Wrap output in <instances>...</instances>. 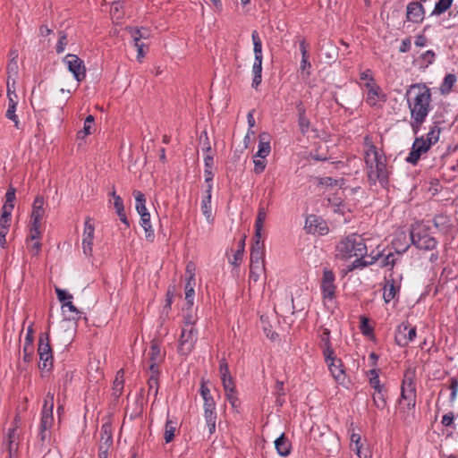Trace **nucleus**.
<instances>
[{
  "label": "nucleus",
  "instance_id": "nucleus-1",
  "mask_svg": "<svg viewBox=\"0 0 458 458\" xmlns=\"http://www.w3.org/2000/svg\"><path fill=\"white\" fill-rule=\"evenodd\" d=\"M368 249L364 239L357 234L352 233L340 240L335 247V258L341 260L355 259L347 267V272L355 269L364 268L373 263L379 258V253L371 257L369 260L365 259Z\"/></svg>",
  "mask_w": 458,
  "mask_h": 458
},
{
  "label": "nucleus",
  "instance_id": "nucleus-2",
  "mask_svg": "<svg viewBox=\"0 0 458 458\" xmlns=\"http://www.w3.org/2000/svg\"><path fill=\"white\" fill-rule=\"evenodd\" d=\"M411 113V125L417 133L432 110L431 90L424 83H415L409 87L405 94Z\"/></svg>",
  "mask_w": 458,
  "mask_h": 458
},
{
  "label": "nucleus",
  "instance_id": "nucleus-3",
  "mask_svg": "<svg viewBox=\"0 0 458 458\" xmlns=\"http://www.w3.org/2000/svg\"><path fill=\"white\" fill-rule=\"evenodd\" d=\"M364 161L369 181L376 184L379 182L384 185L387 182L386 158L384 153L374 144L372 137L366 135L363 139Z\"/></svg>",
  "mask_w": 458,
  "mask_h": 458
},
{
  "label": "nucleus",
  "instance_id": "nucleus-4",
  "mask_svg": "<svg viewBox=\"0 0 458 458\" xmlns=\"http://www.w3.org/2000/svg\"><path fill=\"white\" fill-rule=\"evenodd\" d=\"M441 128L438 124H434L430 127L426 136L416 137L411 149L406 157V162L411 165H416L420 157L426 154L431 147L439 140Z\"/></svg>",
  "mask_w": 458,
  "mask_h": 458
},
{
  "label": "nucleus",
  "instance_id": "nucleus-5",
  "mask_svg": "<svg viewBox=\"0 0 458 458\" xmlns=\"http://www.w3.org/2000/svg\"><path fill=\"white\" fill-rule=\"evenodd\" d=\"M428 226L417 224L411 230V240L416 248L423 250H432L437 245V241L428 233Z\"/></svg>",
  "mask_w": 458,
  "mask_h": 458
},
{
  "label": "nucleus",
  "instance_id": "nucleus-6",
  "mask_svg": "<svg viewBox=\"0 0 458 458\" xmlns=\"http://www.w3.org/2000/svg\"><path fill=\"white\" fill-rule=\"evenodd\" d=\"M20 427V418L15 416L12 428L8 429L6 439L4 441V447L8 451V458H17L21 433L18 430Z\"/></svg>",
  "mask_w": 458,
  "mask_h": 458
},
{
  "label": "nucleus",
  "instance_id": "nucleus-7",
  "mask_svg": "<svg viewBox=\"0 0 458 458\" xmlns=\"http://www.w3.org/2000/svg\"><path fill=\"white\" fill-rule=\"evenodd\" d=\"M38 352L39 355V369H49L53 365V354L47 334L40 335Z\"/></svg>",
  "mask_w": 458,
  "mask_h": 458
},
{
  "label": "nucleus",
  "instance_id": "nucleus-8",
  "mask_svg": "<svg viewBox=\"0 0 458 458\" xmlns=\"http://www.w3.org/2000/svg\"><path fill=\"white\" fill-rule=\"evenodd\" d=\"M335 276L328 268L323 269V276L320 282V290L324 301H333L336 297Z\"/></svg>",
  "mask_w": 458,
  "mask_h": 458
},
{
  "label": "nucleus",
  "instance_id": "nucleus-9",
  "mask_svg": "<svg viewBox=\"0 0 458 458\" xmlns=\"http://www.w3.org/2000/svg\"><path fill=\"white\" fill-rule=\"evenodd\" d=\"M198 340V330L196 327H182L179 339L178 351L182 355L189 354Z\"/></svg>",
  "mask_w": 458,
  "mask_h": 458
},
{
  "label": "nucleus",
  "instance_id": "nucleus-10",
  "mask_svg": "<svg viewBox=\"0 0 458 458\" xmlns=\"http://www.w3.org/2000/svg\"><path fill=\"white\" fill-rule=\"evenodd\" d=\"M45 216L44 199L41 196L36 197L32 206L30 229H32L33 238L38 235L41 221Z\"/></svg>",
  "mask_w": 458,
  "mask_h": 458
},
{
  "label": "nucleus",
  "instance_id": "nucleus-11",
  "mask_svg": "<svg viewBox=\"0 0 458 458\" xmlns=\"http://www.w3.org/2000/svg\"><path fill=\"white\" fill-rule=\"evenodd\" d=\"M64 63L78 82L82 81L86 78V67L84 62L76 55H66L64 58Z\"/></svg>",
  "mask_w": 458,
  "mask_h": 458
},
{
  "label": "nucleus",
  "instance_id": "nucleus-12",
  "mask_svg": "<svg viewBox=\"0 0 458 458\" xmlns=\"http://www.w3.org/2000/svg\"><path fill=\"white\" fill-rule=\"evenodd\" d=\"M427 0L412 1L406 6V21L414 24L423 22L426 15V10L422 4Z\"/></svg>",
  "mask_w": 458,
  "mask_h": 458
},
{
  "label": "nucleus",
  "instance_id": "nucleus-13",
  "mask_svg": "<svg viewBox=\"0 0 458 458\" xmlns=\"http://www.w3.org/2000/svg\"><path fill=\"white\" fill-rule=\"evenodd\" d=\"M417 335L416 327H411L408 323H402L396 330L395 342L401 346H407Z\"/></svg>",
  "mask_w": 458,
  "mask_h": 458
},
{
  "label": "nucleus",
  "instance_id": "nucleus-14",
  "mask_svg": "<svg viewBox=\"0 0 458 458\" xmlns=\"http://www.w3.org/2000/svg\"><path fill=\"white\" fill-rule=\"evenodd\" d=\"M324 359L335 381L339 384H344L346 377L341 359H338L335 353H333L330 358Z\"/></svg>",
  "mask_w": 458,
  "mask_h": 458
},
{
  "label": "nucleus",
  "instance_id": "nucleus-15",
  "mask_svg": "<svg viewBox=\"0 0 458 458\" xmlns=\"http://www.w3.org/2000/svg\"><path fill=\"white\" fill-rule=\"evenodd\" d=\"M265 245L262 239H254V243L250 251V265L255 266L256 268H260V266H265Z\"/></svg>",
  "mask_w": 458,
  "mask_h": 458
},
{
  "label": "nucleus",
  "instance_id": "nucleus-16",
  "mask_svg": "<svg viewBox=\"0 0 458 458\" xmlns=\"http://www.w3.org/2000/svg\"><path fill=\"white\" fill-rule=\"evenodd\" d=\"M305 229L309 233H318L324 235L327 233V224L318 216L310 215L305 220Z\"/></svg>",
  "mask_w": 458,
  "mask_h": 458
},
{
  "label": "nucleus",
  "instance_id": "nucleus-17",
  "mask_svg": "<svg viewBox=\"0 0 458 458\" xmlns=\"http://www.w3.org/2000/svg\"><path fill=\"white\" fill-rule=\"evenodd\" d=\"M94 225L91 224V219L87 217L84 223V231L82 237V249L83 252L87 256L92 254V246L94 240Z\"/></svg>",
  "mask_w": 458,
  "mask_h": 458
},
{
  "label": "nucleus",
  "instance_id": "nucleus-18",
  "mask_svg": "<svg viewBox=\"0 0 458 458\" xmlns=\"http://www.w3.org/2000/svg\"><path fill=\"white\" fill-rule=\"evenodd\" d=\"M149 370L159 371V364L164 360L165 353L161 352L160 344L157 341L153 340L150 343L149 351Z\"/></svg>",
  "mask_w": 458,
  "mask_h": 458
},
{
  "label": "nucleus",
  "instance_id": "nucleus-19",
  "mask_svg": "<svg viewBox=\"0 0 458 458\" xmlns=\"http://www.w3.org/2000/svg\"><path fill=\"white\" fill-rule=\"evenodd\" d=\"M365 101L370 106H376L378 103L385 101V95L377 84H367Z\"/></svg>",
  "mask_w": 458,
  "mask_h": 458
},
{
  "label": "nucleus",
  "instance_id": "nucleus-20",
  "mask_svg": "<svg viewBox=\"0 0 458 458\" xmlns=\"http://www.w3.org/2000/svg\"><path fill=\"white\" fill-rule=\"evenodd\" d=\"M17 105H18V96H17V94L10 93L9 94V98H8V106H7V110L5 112V116H6L7 119H9L12 122H13L14 126L17 129H19L20 128L19 127L20 121H19L18 116L15 114Z\"/></svg>",
  "mask_w": 458,
  "mask_h": 458
},
{
  "label": "nucleus",
  "instance_id": "nucleus-21",
  "mask_svg": "<svg viewBox=\"0 0 458 458\" xmlns=\"http://www.w3.org/2000/svg\"><path fill=\"white\" fill-rule=\"evenodd\" d=\"M33 330L31 327H29L23 344V360L28 363L30 362L33 359Z\"/></svg>",
  "mask_w": 458,
  "mask_h": 458
},
{
  "label": "nucleus",
  "instance_id": "nucleus-22",
  "mask_svg": "<svg viewBox=\"0 0 458 458\" xmlns=\"http://www.w3.org/2000/svg\"><path fill=\"white\" fill-rule=\"evenodd\" d=\"M212 189H213L212 185H207V189L205 190V195L203 196L202 200H201V211L208 222L212 220V207H211Z\"/></svg>",
  "mask_w": 458,
  "mask_h": 458
},
{
  "label": "nucleus",
  "instance_id": "nucleus-23",
  "mask_svg": "<svg viewBox=\"0 0 458 458\" xmlns=\"http://www.w3.org/2000/svg\"><path fill=\"white\" fill-rule=\"evenodd\" d=\"M271 152L270 136L267 133L259 135V149L255 154V157L266 158Z\"/></svg>",
  "mask_w": 458,
  "mask_h": 458
},
{
  "label": "nucleus",
  "instance_id": "nucleus-24",
  "mask_svg": "<svg viewBox=\"0 0 458 458\" xmlns=\"http://www.w3.org/2000/svg\"><path fill=\"white\" fill-rule=\"evenodd\" d=\"M275 447L282 457H286L291 454L292 445L284 433L275 440Z\"/></svg>",
  "mask_w": 458,
  "mask_h": 458
},
{
  "label": "nucleus",
  "instance_id": "nucleus-25",
  "mask_svg": "<svg viewBox=\"0 0 458 458\" xmlns=\"http://www.w3.org/2000/svg\"><path fill=\"white\" fill-rule=\"evenodd\" d=\"M113 445L111 426L104 424L100 430V440L98 448L109 450Z\"/></svg>",
  "mask_w": 458,
  "mask_h": 458
},
{
  "label": "nucleus",
  "instance_id": "nucleus-26",
  "mask_svg": "<svg viewBox=\"0 0 458 458\" xmlns=\"http://www.w3.org/2000/svg\"><path fill=\"white\" fill-rule=\"evenodd\" d=\"M319 347L322 350L324 358H330L335 353L330 341V331L327 328L320 335Z\"/></svg>",
  "mask_w": 458,
  "mask_h": 458
},
{
  "label": "nucleus",
  "instance_id": "nucleus-27",
  "mask_svg": "<svg viewBox=\"0 0 458 458\" xmlns=\"http://www.w3.org/2000/svg\"><path fill=\"white\" fill-rule=\"evenodd\" d=\"M54 421L53 411L47 409V411H42L41 412V420H40V438L44 440L46 438V432L52 427Z\"/></svg>",
  "mask_w": 458,
  "mask_h": 458
},
{
  "label": "nucleus",
  "instance_id": "nucleus-28",
  "mask_svg": "<svg viewBox=\"0 0 458 458\" xmlns=\"http://www.w3.org/2000/svg\"><path fill=\"white\" fill-rule=\"evenodd\" d=\"M32 229H30V234L27 238V249L31 253L32 256H38V253L41 250V243H40V238H41V231L38 230V235L35 238L32 237Z\"/></svg>",
  "mask_w": 458,
  "mask_h": 458
},
{
  "label": "nucleus",
  "instance_id": "nucleus-29",
  "mask_svg": "<svg viewBox=\"0 0 458 458\" xmlns=\"http://www.w3.org/2000/svg\"><path fill=\"white\" fill-rule=\"evenodd\" d=\"M400 291V286L395 284L394 280H387L383 291L384 301L388 303L394 300Z\"/></svg>",
  "mask_w": 458,
  "mask_h": 458
},
{
  "label": "nucleus",
  "instance_id": "nucleus-30",
  "mask_svg": "<svg viewBox=\"0 0 458 458\" xmlns=\"http://www.w3.org/2000/svg\"><path fill=\"white\" fill-rule=\"evenodd\" d=\"M129 32L134 43V47L138 49L139 47H144L145 45L140 42L142 38H148L149 37V32L148 30L141 29H130Z\"/></svg>",
  "mask_w": 458,
  "mask_h": 458
},
{
  "label": "nucleus",
  "instance_id": "nucleus-31",
  "mask_svg": "<svg viewBox=\"0 0 458 458\" xmlns=\"http://www.w3.org/2000/svg\"><path fill=\"white\" fill-rule=\"evenodd\" d=\"M199 392L204 401L203 408L216 409V402L214 401L210 390L204 380L201 382Z\"/></svg>",
  "mask_w": 458,
  "mask_h": 458
},
{
  "label": "nucleus",
  "instance_id": "nucleus-32",
  "mask_svg": "<svg viewBox=\"0 0 458 458\" xmlns=\"http://www.w3.org/2000/svg\"><path fill=\"white\" fill-rule=\"evenodd\" d=\"M267 218V212L263 207H260L258 210L257 218L255 221V233L254 239H262V232L264 227V223Z\"/></svg>",
  "mask_w": 458,
  "mask_h": 458
},
{
  "label": "nucleus",
  "instance_id": "nucleus-33",
  "mask_svg": "<svg viewBox=\"0 0 458 458\" xmlns=\"http://www.w3.org/2000/svg\"><path fill=\"white\" fill-rule=\"evenodd\" d=\"M262 61L263 59H254L252 65V82L251 87L253 89H258V87L261 84L262 81Z\"/></svg>",
  "mask_w": 458,
  "mask_h": 458
},
{
  "label": "nucleus",
  "instance_id": "nucleus-34",
  "mask_svg": "<svg viewBox=\"0 0 458 458\" xmlns=\"http://www.w3.org/2000/svg\"><path fill=\"white\" fill-rule=\"evenodd\" d=\"M213 166H214V157L212 155L208 154L204 157V175H205V182L207 185H212V181L214 178L213 174Z\"/></svg>",
  "mask_w": 458,
  "mask_h": 458
},
{
  "label": "nucleus",
  "instance_id": "nucleus-35",
  "mask_svg": "<svg viewBox=\"0 0 458 458\" xmlns=\"http://www.w3.org/2000/svg\"><path fill=\"white\" fill-rule=\"evenodd\" d=\"M401 392L408 394L407 399H412L413 394H416V386L413 377L408 373L405 374L402 383Z\"/></svg>",
  "mask_w": 458,
  "mask_h": 458
},
{
  "label": "nucleus",
  "instance_id": "nucleus-36",
  "mask_svg": "<svg viewBox=\"0 0 458 458\" xmlns=\"http://www.w3.org/2000/svg\"><path fill=\"white\" fill-rule=\"evenodd\" d=\"M150 376L148 379V394H153L154 399H157L158 389H159V382H158V377H159V371L149 370Z\"/></svg>",
  "mask_w": 458,
  "mask_h": 458
},
{
  "label": "nucleus",
  "instance_id": "nucleus-37",
  "mask_svg": "<svg viewBox=\"0 0 458 458\" xmlns=\"http://www.w3.org/2000/svg\"><path fill=\"white\" fill-rule=\"evenodd\" d=\"M204 418L210 435L216 431V409H204Z\"/></svg>",
  "mask_w": 458,
  "mask_h": 458
},
{
  "label": "nucleus",
  "instance_id": "nucleus-38",
  "mask_svg": "<svg viewBox=\"0 0 458 458\" xmlns=\"http://www.w3.org/2000/svg\"><path fill=\"white\" fill-rule=\"evenodd\" d=\"M408 398V394L401 392V398L399 400V407L400 410L403 412H408L411 410H414L416 405V394H413L412 399Z\"/></svg>",
  "mask_w": 458,
  "mask_h": 458
},
{
  "label": "nucleus",
  "instance_id": "nucleus-39",
  "mask_svg": "<svg viewBox=\"0 0 458 458\" xmlns=\"http://www.w3.org/2000/svg\"><path fill=\"white\" fill-rule=\"evenodd\" d=\"M123 384H124L123 370L120 369V370L117 371L115 378H114V382H113V388H112L113 389V395L115 398H118L122 394V392H123Z\"/></svg>",
  "mask_w": 458,
  "mask_h": 458
},
{
  "label": "nucleus",
  "instance_id": "nucleus-40",
  "mask_svg": "<svg viewBox=\"0 0 458 458\" xmlns=\"http://www.w3.org/2000/svg\"><path fill=\"white\" fill-rule=\"evenodd\" d=\"M195 285L196 282L186 281L184 291H185V300L188 305L187 310H191L194 304V297H195Z\"/></svg>",
  "mask_w": 458,
  "mask_h": 458
},
{
  "label": "nucleus",
  "instance_id": "nucleus-41",
  "mask_svg": "<svg viewBox=\"0 0 458 458\" xmlns=\"http://www.w3.org/2000/svg\"><path fill=\"white\" fill-rule=\"evenodd\" d=\"M453 1L454 0H438L432 10L430 16H440L445 13L452 6Z\"/></svg>",
  "mask_w": 458,
  "mask_h": 458
},
{
  "label": "nucleus",
  "instance_id": "nucleus-42",
  "mask_svg": "<svg viewBox=\"0 0 458 458\" xmlns=\"http://www.w3.org/2000/svg\"><path fill=\"white\" fill-rule=\"evenodd\" d=\"M251 39L253 42L254 59H263L262 41L257 30L252 31Z\"/></svg>",
  "mask_w": 458,
  "mask_h": 458
},
{
  "label": "nucleus",
  "instance_id": "nucleus-43",
  "mask_svg": "<svg viewBox=\"0 0 458 458\" xmlns=\"http://www.w3.org/2000/svg\"><path fill=\"white\" fill-rule=\"evenodd\" d=\"M457 78L454 74L448 73L445 75L439 88L441 93L448 94L451 91L453 86L455 84Z\"/></svg>",
  "mask_w": 458,
  "mask_h": 458
},
{
  "label": "nucleus",
  "instance_id": "nucleus-44",
  "mask_svg": "<svg viewBox=\"0 0 458 458\" xmlns=\"http://www.w3.org/2000/svg\"><path fill=\"white\" fill-rule=\"evenodd\" d=\"M372 400L374 405L379 409L383 410L386 406V390H378L374 391L372 393Z\"/></svg>",
  "mask_w": 458,
  "mask_h": 458
},
{
  "label": "nucleus",
  "instance_id": "nucleus-45",
  "mask_svg": "<svg viewBox=\"0 0 458 458\" xmlns=\"http://www.w3.org/2000/svg\"><path fill=\"white\" fill-rule=\"evenodd\" d=\"M133 196L135 198V208L137 212L140 214L148 212V209L146 208V198L145 195L140 191H134Z\"/></svg>",
  "mask_w": 458,
  "mask_h": 458
},
{
  "label": "nucleus",
  "instance_id": "nucleus-46",
  "mask_svg": "<svg viewBox=\"0 0 458 458\" xmlns=\"http://www.w3.org/2000/svg\"><path fill=\"white\" fill-rule=\"evenodd\" d=\"M328 204L334 208L335 212L344 213V205L342 201V197L339 196L338 192H335L332 196L327 198Z\"/></svg>",
  "mask_w": 458,
  "mask_h": 458
},
{
  "label": "nucleus",
  "instance_id": "nucleus-47",
  "mask_svg": "<svg viewBox=\"0 0 458 458\" xmlns=\"http://www.w3.org/2000/svg\"><path fill=\"white\" fill-rule=\"evenodd\" d=\"M360 86L363 89L367 88V84H369V85L377 84L373 78L372 71L370 69H366L364 71L360 72Z\"/></svg>",
  "mask_w": 458,
  "mask_h": 458
},
{
  "label": "nucleus",
  "instance_id": "nucleus-48",
  "mask_svg": "<svg viewBox=\"0 0 458 458\" xmlns=\"http://www.w3.org/2000/svg\"><path fill=\"white\" fill-rule=\"evenodd\" d=\"M176 429V422L173 421L170 419L166 420L165 426V433H164V438L165 443H170L174 437V432Z\"/></svg>",
  "mask_w": 458,
  "mask_h": 458
},
{
  "label": "nucleus",
  "instance_id": "nucleus-49",
  "mask_svg": "<svg viewBox=\"0 0 458 458\" xmlns=\"http://www.w3.org/2000/svg\"><path fill=\"white\" fill-rule=\"evenodd\" d=\"M298 112H299V117H298V124L300 127V130L302 133H305L308 131L310 128V120L306 116L305 109L301 107V106H298Z\"/></svg>",
  "mask_w": 458,
  "mask_h": 458
},
{
  "label": "nucleus",
  "instance_id": "nucleus-50",
  "mask_svg": "<svg viewBox=\"0 0 458 458\" xmlns=\"http://www.w3.org/2000/svg\"><path fill=\"white\" fill-rule=\"evenodd\" d=\"M244 247H245V236L238 242V249L234 252L233 260L231 261V263L233 266L238 267L241 264V262L242 260L243 253H244Z\"/></svg>",
  "mask_w": 458,
  "mask_h": 458
},
{
  "label": "nucleus",
  "instance_id": "nucleus-51",
  "mask_svg": "<svg viewBox=\"0 0 458 458\" xmlns=\"http://www.w3.org/2000/svg\"><path fill=\"white\" fill-rule=\"evenodd\" d=\"M94 123L93 115L89 114L84 121L83 130L79 132L80 137L83 138L87 135L91 134V127Z\"/></svg>",
  "mask_w": 458,
  "mask_h": 458
},
{
  "label": "nucleus",
  "instance_id": "nucleus-52",
  "mask_svg": "<svg viewBox=\"0 0 458 458\" xmlns=\"http://www.w3.org/2000/svg\"><path fill=\"white\" fill-rule=\"evenodd\" d=\"M187 313L183 317V327H195V324L198 320L196 315H194L191 310H188Z\"/></svg>",
  "mask_w": 458,
  "mask_h": 458
},
{
  "label": "nucleus",
  "instance_id": "nucleus-53",
  "mask_svg": "<svg viewBox=\"0 0 458 458\" xmlns=\"http://www.w3.org/2000/svg\"><path fill=\"white\" fill-rule=\"evenodd\" d=\"M225 394L226 400L229 402L232 408L237 410L240 405V402L238 399L236 389L232 390V392H225Z\"/></svg>",
  "mask_w": 458,
  "mask_h": 458
},
{
  "label": "nucleus",
  "instance_id": "nucleus-54",
  "mask_svg": "<svg viewBox=\"0 0 458 458\" xmlns=\"http://www.w3.org/2000/svg\"><path fill=\"white\" fill-rule=\"evenodd\" d=\"M265 272V266H260V268H256L255 266H250V282H258L260 277V275Z\"/></svg>",
  "mask_w": 458,
  "mask_h": 458
},
{
  "label": "nucleus",
  "instance_id": "nucleus-55",
  "mask_svg": "<svg viewBox=\"0 0 458 458\" xmlns=\"http://www.w3.org/2000/svg\"><path fill=\"white\" fill-rule=\"evenodd\" d=\"M435 53L432 50H428L420 55L421 65L428 67L435 61Z\"/></svg>",
  "mask_w": 458,
  "mask_h": 458
},
{
  "label": "nucleus",
  "instance_id": "nucleus-56",
  "mask_svg": "<svg viewBox=\"0 0 458 458\" xmlns=\"http://www.w3.org/2000/svg\"><path fill=\"white\" fill-rule=\"evenodd\" d=\"M254 163V173L257 174H259L264 172L266 166H267V161L265 158L260 157H255L253 158Z\"/></svg>",
  "mask_w": 458,
  "mask_h": 458
},
{
  "label": "nucleus",
  "instance_id": "nucleus-57",
  "mask_svg": "<svg viewBox=\"0 0 458 458\" xmlns=\"http://www.w3.org/2000/svg\"><path fill=\"white\" fill-rule=\"evenodd\" d=\"M67 45V36L64 32H59V39L57 41L55 49L57 54H61L64 51L65 47Z\"/></svg>",
  "mask_w": 458,
  "mask_h": 458
},
{
  "label": "nucleus",
  "instance_id": "nucleus-58",
  "mask_svg": "<svg viewBox=\"0 0 458 458\" xmlns=\"http://www.w3.org/2000/svg\"><path fill=\"white\" fill-rule=\"evenodd\" d=\"M62 310L64 312L70 311L72 313V318H75L80 314L77 308L72 304V300H68L66 302L63 303Z\"/></svg>",
  "mask_w": 458,
  "mask_h": 458
},
{
  "label": "nucleus",
  "instance_id": "nucleus-59",
  "mask_svg": "<svg viewBox=\"0 0 458 458\" xmlns=\"http://www.w3.org/2000/svg\"><path fill=\"white\" fill-rule=\"evenodd\" d=\"M7 73H8V79L13 80V78L15 79V77L18 74V62L15 60H10L8 65H7Z\"/></svg>",
  "mask_w": 458,
  "mask_h": 458
},
{
  "label": "nucleus",
  "instance_id": "nucleus-60",
  "mask_svg": "<svg viewBox=\"0 0 458 458\" xmlns=\"http://www.w3.org/2000/svg\"><path fill=\"white\" fill-rule=\"evenodd\" d=\"M14 200H15V189L13 187H10L5 193V202L4 205L14 208Z\"/></svg>",
  "mask_w": 458,
  "mask_h": 458
},
{
  "label": "nucleus",
  "instance_id": "nucleus-61",
  "mask_svg": "<svg viewBox=\"0 0 458 458\" xmlns=\"http://www.w3.org/2000/svg\"><path fill=\"white\" fill-rule=\"evenodd\" d=\"M221 380H222V385H223L225 393L232 392V390L235 389L234 381H233L232 376L226 377H222Z\"/></svg>",
  "mask_w": 458,
  "mask_h": 458
},
{
  "label": "nucleus",
  "instance_id": "nucleus-62",
  "mask_svg": "<svg viewBox=\"0 0 458 458\" xmlns=\"http://www.w3.org/2000/svg\"><path fill=\"white\" fill-rule=\"evenodd\" d=\"M352 450H353L356 453L359 458H368L369 456V452L368 448L364 446L363 444L353 446Z\"/></svg>",
  "mask_w": 458,
  "mask_h": 458
},
{
  "label": "nucleus",
  "instance_id": "nucleus-63",
  "mask_svg": "<svg viewBox=\"0 0 458 458\" xmlns=\"http://www.w3.org/2000/svg\"><path fill=\"white\" fill-rule=\"evenodd\" d=\"M451 394H450V401L453 403L456 399L457 392H458V379L455 377H452L450 379V386Z\"/></svg>",
  "mask_w": 458,
  "mask_h": 458
},
{
  "label": "nucleus",
  "instance_id": "nucleus-64",
  "mask_svg": "<svg viewBox=\"0 0 458 458\" xmlns=\"http://www.w3.org/2000/svg\"><path fill=\"white\" fill-rule=\"evenodd\" d=\"M55 293L59 301L64 303L68 300L72 299V295L67 293L65 290L55 288Z\"/></svg>",
  "mask_w": 458,
  "mask_h": 458
}]
</instances>
